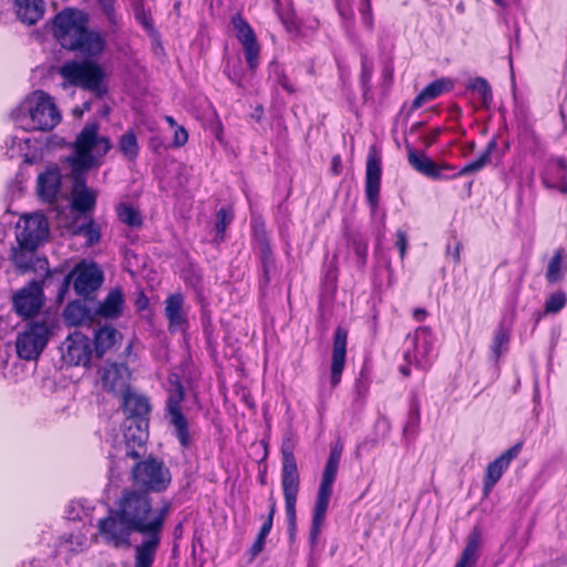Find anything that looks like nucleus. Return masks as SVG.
<instances>
[{"label":"nucleus","instance_id":"obj_1","mask_svg":"<svg viewBox=\"0 0 567 567\" xmlns=\"http://www.w3.org/2000/svg\"><path fill=\"white\" fill-rule=\"evenodd\" d=\"M169 509V503L155 507L148 493L127 487L96 527L104 544L116 549L131 547L133 534L142 535L134 547V567H152Z\"/></svg>","mask_w":567,"mask_h":567},{"label":"nucleus","instance_id":"obj_2","mask_svg":"<svg viewBox=\"0 0 567 567\" xmlns=\"http://www.w3.org/2000/svg\"><path fill=\"white\" fill-rule=\"evenodd\" d=\"M51 22L52 35L62 49L83 58H99L105 51V35L89 28V14L84 11L64 8Z\"/></svg>","mask_w":567,"mask_h":567},{"label":"nucleus","instance_id":"obj_3","mask_svg":"<svg viewBox=\"0 0 567 567\" xmlns=\"http://www.w3.org/2000/svg\"><path fill=\"white\" fill-rule=\"evenodd\" d=\"M496 140H491L482 154L475 159L462 168L456 169L455 166L449 163H436L429 156L419 153L412 146L408 145V162L409 164L420 174L431 179H450L457 178L460 176L473 174L483 169L489 162L492 153L496 150Z\"/></svg>","mask_w":567,"mask_h":567},{"label":"nucleus","instance_id":"obj_4","mask_svg":"<svg viewBox=\"0 0 567 567\" xmlns=\"http://www.w3.org/2000/svg\"><path fill=\"white\" fill-rule=\"evenodd\" d=\"M342 451V444H334L330 449L329 456L323 467L311 515L309 543L312 548L316 547L318 543L323 523L326 520L329 503L333 493V485L339 471Z\"/></svg>","mask_w":567,"mask_h":567},{"label":"nucleus","instance_id":"obj_5","mask_svg":"<svg viewBox=\"0 0 567 567\" xmlns=\"http://www.w3.org/2000/svg\"><path fill=\"white\" fill-rule=\"evenodd\" d=\"M93 59L84 58L82 61L69 60L61 65L59 74L64 81V87H81L102 100L109 93V87L105 83V72Z\"/></svg>","mask_w":567,"mask_h":567},{"label":"nucleus","instance_id":"obj_6","mask_svg":"<svg viewBox=\"0 0 567 567\" xmlns=\"http://www.w3.org/2000/svg\"><path fill=\"white\" fill-rule=\"evenodd\" d=\"M281 453V488L288 527L293 530L297 525V499L300 491V473L295 456V443L286 437L280 446Z\"/></svg>","mask_w":567,"mask_h":567},{"label":"nucleus","instance_id":"obj_7","mask_svg":"<svg viewBox=\"0 0 567 567\" xmlns=\"http://www.w3.org/2000/svg\"><path fill=\"white\" fill-rule=\"evenodd\" d=\"M104 281V274L94 261L81 260L59 280L56 300L62 302L72 284L75 293L84 300L94 298Z\"/></svg>","mask_w":567,"mask_h":567},{"label":"nucleus","instance_id":"obj_8","mask_svg":"<svg viewBox=\"0 0 567 567\" xmlns=\"http://www.w3.org/2000/svg\"><path fill=\"white\" fill-rule=\"evenodd\" d=\"M169 385L165 401L164 415L168 424L173 427L174 435L181 447L187 450L192 446L194 440L190 424L182 409V403L186 396L185 389L178 378L169 380Z\"/></svg>","mask_w":567,"mask_h":567},{"label":"nucleus","instance_id":"obj_9","mask_svg":"<svg viewBox=\"0 0 567 567\" xmlns=\"http://www.w3.org/2000/svg\"><path fill=\"white\" fill-rule=\"evenodd\" d=\"M132 480L140 486L142 492H163L171 483L169 470L162 460L148 456L145 460L138 458L131 471Z\"/></svg>","mask_w":567,"mask_h":567},{"label":"nucleus","instance_id":"obj_10","mask_svg":"<svg viewBox=\"0 0 567 567\" xmlns=\"http://www.w3.org/2000/svg\"><path fill=\"white\" fill-rule=\"evenodd\" d=\"M58 275H62V272L47 269L42 280H32L28 286L18 290L13 297L16 312L24 319L35 316L43 305V288L53 285Z\"/></svg>","mask_w":567,"mask_h":567},{"label":"nucleus","instance_id":"obj_11","mask_svg":"<svg viewBox=\"0 0 567 567\" xmlns=\"http://www.w3.org/2000/svg\"><path fill=\"white\" fill-rule=\"evenodd\" d=\"M29 131H52L61 122V113L58 110L52 96L39 90L29 102Z\"/></svg>","mask_w":567,"mask_h":567},{"label":"nucleus","instance_id":"obj_12","mask_svg":"<svg viewBox=\"0 0 567 567\" xmlns=\"http://www.w3.org/2000/svg\"><path fill=\"white\" fill-rule=\"evenodd\" d=\"M50 334L51 327L47 320L29 322L27 329L17 337L16 349L19 358L27 361L38 359L48 344Z\"/></svg>","mask_w":567,"mask_h":567},{"label":"nucleus","instance_id":"obj_13","mask_svg":"<svg viewBox=\"0 0 567 567\" xmlns=\"http://www.w3.org/2000/svg\"><path fill=\"white\" fill-rule=\"evenodd\" d=\"M66 365L89 368L93 355L91 339L80 331L70 333L60 347Z\"/></svg>","mask_w":567,"mask_h":567},{"label":"nucleus","instance_id":"obj_14","mask_svg":"<svg viewBox=\"0 0 567 567\" xmlns=\"http://www.w3.org/2000/svg\"><path fill=\"white\" fill-rule=\"evenodd\" d=\"M231 24L236 31V38L243 45L247 68L251 75H255L260 62V44L254 29L247 20L237 13L231 18Z\"/></svg>","mask_w":567,"mask_h":567},{"label":"nucleus","instance_id":"obj_15","mask_svg":"<svg viewBox=\"0 0 567 567\" xmlns=\"http://www.w3.org/2000/svg\"><path fill=\"white\" fill-rule=\"evenodd\" d=\"M382 178V156L371 147L367 157L365 177H364V195L368 206L375 212L380 204Z\"/></svg>","mask_w":567,"mask_h":567},{"label":"nucleus","instance_id":"obj_16","mask_svg":"<svg viewBox=\"0 0 567 567\" xmlns=\"http://www.w3.org/2000/svg\"><path fill=\"white\" fill-rule=\"evenodd\" d=\"M150 422L123 421V442L125 456L138 460L146 453Z\"/></svg>","mask_w":567,"mask_h":567},{"label":"nucleus","instance_id":"obj_17","mask_svg":"<svg viewBox=\"0 0 567 567\" xmlns=\"http://www.w3.org/2000/svg\"><path fill=\"white\" fill-rule=\"evenodd\" d=\"M524 441L516 442L513 446L504 451L494 461L487 464L483 477V495L487 497L504 473L509 468L511 463L522 452Z\"/></svg>","mask_w":567,"mask_h":567},{"label":"nucleus","instance_id":"obj_18","mask_svg":"<svg viewBox=\"0 0 567 567\" xmlns=\"http://www.w3.org/2000/svg\"><path fill=\"white\" fill-rule=\"evenodd\" d=\"M131 371L125 363L106 362L101 370V384L104 391L122 396L130 385Z\"/></svg>","mask_w":567,"mask_h":567},{"label":"nucleus","instance_id":"obj_19","mask_svg":"<svg viewBox=\"0 0 567 567\" xmlns=\"http://www.w3.org/2000/svg\"><path fill=\"white\" fill-rule=\"evenodd\" d=\"M251 238L257 244L259 258L262 265L265 284L270 281V269L275 264L274 250L266 224L261 218L251 219Z\"/></svg>","mask_w":567,"mask_h":567},{"label":"nucleus","instance_id":"obj_20","mask_svg":"<svg viewBox=\"0 0 567 567\" xmlns=\"http://www.w3.org/2000/svg\"><path fill=\"white\" fill-rule=\"evenodd\" d=\"M348 344V330L341 326L337 327L333 333L332 355L330 364V385L332 389L341 383L342 373L346 368Z\"/></svg>","mask_w":567,"mask_h":567},{"label":"nucleus","instance_id":"obj_21","mask_svg":"<svg viewBox=\"0 0 567 567\" xmlns=\"http://www.w3.org/2000/svg\"><path fill=\"white\" fill-rule=\"evenodd\" d=\"M48 233L47 223L40 217H28L23 226L18 227L16 238L22 249L35 251Z\"/></svg>","mask_w":567,"mask_h":567},{"label":"nucleus","instance_id":"obj_22","mask_svg":"<svg viewBox=\"0 0 567 567\" xmlns=\"http://www.w3.org/2000/svg\"><path fill=\"white\" fill-rule=\"evenodd\" d=\"M540 178L545 188L556 189L563 195H567V158L564 156L549 157Z\"/></svg>","mask_w":567,"mask_h":567},{"label":"nucleus","instance_id":"obj_23","mask_svg":"<svg viewBox=\"0 0 567 567\" xmlns=\"http://www.w3.org/2000/svg\"><path fill=\"white\" fill-rule=\"evenodd\" d=\"M121 399L124 420L150 422L152 404L148 396L131 389Z\"/></svg>","mask_w":567,"mask_h":567},{"label":"nucleus","instance_id":"obj_24","mask_svg":"<svg viewBox=\"0 0 567 567\" xmlns=\"http://www.w3.org/2000/svg\"><path fill=\"white\" fill-rule=\"evenodd\" d=\"M184 303L185 299L181 292L168 295L164 301V313L168 323L167 329L171 333L185 332L189 327Z\"/></svg>","mask_w":567,"mask_h":567},{"label":"nucleus","instance_id":"obj_25","mask_svg":"<svg viewBox=\"0 0 567 567\" xmlns=\"http://www.w3.org/2000/svg\"><path fill=\"white\" fill-rule=\"evenodd\" d=\"M61 189V172L58 165L48 166L38 175L37 192L47 204H55Z\"/></svg>","mask_w":567,"mask_h":567},{"label":"nucleus","instance_id":"obj_26","mask_svg":"<svg viewBox=\"0 0 567 567\" xmlns=\"http://www.w3.org/2000/svg\"><path fill=\"white\" fill-rule=\"evenodd\" d=\"M125 309V297L121 287L110 289L105 298L100 301L94 309V317H100L105 320L120 319Z\"/></svg>","mask_w":567,"mask_h":567},{"label":"nucleus","instance_id":"obj_27","mask_svg":"<svg viewBox=\"0 0 567 567\" xmlns=\"http://www.w3.org/2000/svg\"><path fill=\"white\" fill-rule=\"evenodd\" d=\"M123 339V334L113 326L104 324L94 331L93 353L102 358L107 351L112 350Z\"/></svg>","mask_w":567,"mask_h":567},{"label":"nucleus","instance_id":"obj_28","mask_svg":"<svg viewBox=\"0 0 567 567\" xmlns=\"http://www.w3.org/2000/svg\"><path fill=\"white\" fill-rule=\"evenodd\" d=\"M45 10L43 0H13V11L19 21L34 25L42 19Z\"/></svg>","mask_w":567,"mask_h":567},{"label":"nucleus","instance_id":"obj_29","mask_svg":"<svg viewBox=\"0 0 567 567\" xmlns=\"http://www.w3.org/2000/svg\"><path fill=\"white\" fill-rule=\"evenodd\" d=\"M482 546V528L478 525H475L465 543V547L462 550V554L455 564L454 567H474L480 557V549Z\"/></svg>","mask_w":567,"mask_h":567},{"label":"nucleus","instance_id":"obj_30","mask_svg":"<svg viewBox=\"0 0 567 567\" xmlns=\"http://www.w3.org/2000/svg\"><path fill=\"white\" fill-rule=\"evenodd\" d=\"M453 86L452 80L447 78H441L432 81L414 97L410 112H414L426 102L433 101L443 93L452 91Z\"/></svg>","mask_w":567,"mask_h":567},{"label":"nucleus","instance_id":"obj_31","mask_svg":"<svg viewBox=\"0 0 567 567\" xmlns=\"http://www.w3.org/2000/svg\"><path fill=\"white\" fill-rule=\"evenodd\" d=\"M96 205L95 194L86 188L85 181L76 178L72 190L71 207L81 214L90 213Z\"/></svg>","mask_w":567,"mask_h":567},{"label":"nucleus","instance_id":"obj_32","mask_svg":"<svg viewBox=\"0 0 567 567\" xmlns=\"http://www.w3.org/2000/svg\"><path fill=\"white\" fill-rule=\"evenodd\" d=\"M94 312L81 300H73L63 310L64 322L70 327H80L92 321Z\"/></svg>","mask_w":567,"mask_h":567},{"label":"nucleus","instance_id":"obj_33","mask_svg":"<svg viewBox=\"0 0 567 567\" xmlns=\"http://www.w3.org/2000/svg\"><path fill=\"white\" fill-rule=\"evenodd\" d=\"M412 353L419 354L421 361L427 367V355L433 349V332L429 326H420L412 336Z\"/></svg>","mask_w":567,"mask_h":567},{"label":"nucleus","instance_id":"obj_34","mask_svg":"<svg viewBox=\"0 0 567 567\" xmlns=\"http://www.w3.org/2000/svg\"><path fill=\"white\" fill-rule=\"evenodd\" d=\"M421 424V402L419 393L415 390H411L409 393V411L406 421L403 427V434L405 436L414 437L420 430Z\"/></svg>","mask_w":567,"mask_h":567},{"label":"nucleus","instance_id":"obj_35","mask_svg":"<svg viewBox=\"0 0 567 567\" xmlns=\"http://www.w3.org/2000/svg\"><path fill=\"white\" fill-rule=\"evenodd\" d=\"M511 338V329L504 322H499L489 344V355L494 362H498L501 357L508 352Z\"/></svg>","mask_w":567,"mask_h":567},{"label":"nucleus","instance_id":"obj_36","mask_svg":"<svg viewBox=\"0 0 567 567\" xmlns=\"http://www.w3.org/2000/svg\"><path fill=\"white\" fill-rule=\"evenodd\" d=\"M117 147L122 156L130 163H135L140 155V146L136 133L133 128H128L117 140Z\"/></svg>","mask_w":567,"mask_h":567},{"label":"nucleus","instance_id":"obj_37","mask_svg":"<svg viewBox=\"0 0 567 567\" xmlns=\"http://www.w3.org/2000/svg\"><path fill=\"white\" fill-rule=\"evenodd\" d=\"M565 249H556L551 256L545 272L546 282L549 286L560 282L565 277L566 267L563 265Z\"/></svg>","mask_w":567,"mask_h":567},{"label":"nucleus","instance_id":"obj_38","mask_svg":"<svg viewBox=\"0 0 567 567\" xmlns=\"http://www.w3.org/2000/svg\"><path fill=\"white\" fill-rule=\"evenodd\" d=\"M72 234L74 236L84 237L85 244L89 247H92L100 243L102 236L101 226L92 216L86 218L84 223L75 225L72 230Z\"/></svg>","mask_w":567,"mask_h":567},{"label":"nucleus","instance_id":"obj_39","mask_svg":"<svg viewBox=\"0 0 567 567\" xmlns=\"http://www.w3.org/2000/svg\"><path fill=\"white\" fill-rule=\"evenodd\" d=\"M99 137V124L87 123L78 134L74 142V151L91 152L96 145Z\"/></svg>","mask_w":567,"mask_h":567},{"label":"nucleus","instance_id":"obj_40","mask_svg":"<svg viewBox=\"0 0 567 567\" xmlns=\"http://www.w3.org/2000/svg\"><path fill=\"white\" fill-rule=\"evenodd\" d=\"M235 218L234 209L230 206H223L216 213L215 230L216 236L214 241L218 245L225 240L226 229Z\"/></svg>","mask_w":567,"mask_h":567},{"label":"nucleus","instance_id":"obj_41","mask_svg":"<svg viewBox=\"0 0 567 567\" xmlns=\"http://www.w3.org/2000/svg\"><path fill=\"white\" fill-rule=\"evenodd\" d=\"M467 90L477 95L484 109H489L493 102V92L489 83L482 76H476L467 84Z\"/></svg>","mask_w":567,"mask_h":567},{"label":"nucleus","instance_id":"obj_42","mask_svg":"<svg viewBox=\"0 0 567 567\" xmlns=\"http://www.w3.org/2000/svg\"><path fill=\"white\" fill-rule=\"evenodd\" d=\"M224 74L237 87L241 90L246 89V71L239 60L234 62L227 61L224 68Z\"/></svg>","mask_w":567,"mask_h":567},{"label":"nucleus","instance_id":"obj_43","mask_svg":"<svg viewBox=\"0 0 567 567\" xmlns=\"http://www.w3.org/2000/svg\"><path fill=\"white\" fill-rule=\"evenodd\" d=\"M374 71L373 61L365 52L360 54V75L359 82L362 89V94L365 96L371 91V80Z\"/></svg>","mask_w":567,"mask_h":567},{"label":"nucleus","instance_id":"obj_44","mask_svg":"<svg viewBox=\"0 0 567 567\" xmlns=\"http://www.w3.org/2000/svg\"><path fill=\"white\" fill-rule=\"evenodd\" d=\"M116 215L123 224L131 228H140L143 224V218L140 212L132 205L121 203L116 207Z\"/></svg>","mask_w":567,"mask_h":567},{"label":"nucleus","instance_id":"obj_45","mask_svg":"<svg viewBox=\"0 0 567 567\" xmlns=\"http://www.w3.org/2000/svg\"><path fill=\"white\" fill-rule=\"evenodd\" d=\"M567 305V295L563 289L551 292L545 300L544 315H557Z\"/></svg>","mask_w":567,"mask_h":567},{"label":"nucleus","instance_id":"obj_46","mask_svg":"<svg viewBox=\"0 0 567 567\" xmlns=\"http://www.w3.org/2000/svg\"><path fill=\"white\" fill-rule=\"evenodd\" d=\"M182 279L187 287L195 291L203 288V274L202 270L194 264H189L182 270Z\"/></svg>","mask_w":567,"mask_h":567},{"label":"nucleus","instance_id":"obj_47","mask_svg":"<svg viewBox=\"0 0 567 567\" xmlns=\"http://www.w3.org/2000/svg\"><path fill=\"white\" fill-rule=\"evenodd\" d=\"M349 245L358 258L360 267H364L368 258V241L360 235H353L349 238Z\"/></svg>","mask_w":567,"mask_h":567},{"label":"nucleus","instance_id":"obj_48","mask_svg":"<svg viewBox=\"0 0 567 567\" xmlns=\"http://www.w3.org/2000/svg\"><path fill=\"white\" fill-rule=\"evenodd\" d=\"M275 4V11L277 12L282 24L291 30L297 27V18L292 6L284 9L281 0H272Z\"/></svg>","mask_w":567,"mask_h":567},{"label":"nucleus","instance_id":"obj_49","mask_svg":"<svg viewBox=\"0 0 567 567\" xmlns=\"http://www.w3.org/2000/svg\"><path fill=\"white\" fill-rule=\"evenodd\" d=\"M403 360L404 364H401L399 367V372L405 377L409 378L411 375V367L414 365L416 369H423L427 370L429 367L424 365V362L421 361V358H419V354L412 353L410 349H408L403 353Z\"/></svg>","mask_w":567,"mask_h":567},{"label":"nucleus","instance_id":"obj_50","mask_svg":"<svg viewBox=\"0 0 567 567\" xmlns=\"http://www.w3.org/2000/svg\"><path fill=\"white\" fill-rule=\"evenodd\" d=\"M271 73L276 80V83L279 84L282 87V90H285L289 95L296 94L297 89L289 80L285 69L276 62H271Z\"/></svg>","mask_w":567,"mask_h":567},{"label":"nucleus","instance_id":"obj_51","mask_svg":"<svg viewBox=\"0 0 567 567\" xmlns=\"http://www.w3.org/2000/svg\"><path fill=\"white\" fill-rule=\"evenodd\" d=\"M33 255L34 251H29L19 247V249L13 250L12 261L17 268L25 272L33 269Z\"/></svg>","mask_w":567,"mask_h":567},{"label":"nucleus","instance_id":"obj_52","mask_svg":"<svg viewBox=\"0 0 567 567\" xmlns=\"http://www.w3.org/2000/svg\"><path fill=\"white\" fill-rule=\"evenodd\" d=\"M94 156L91 152L74 151L72 166L74 171H89L94 166Z\"/></svg>","mask_w":567,"mask_h":567},{"label":"nucleus","instance_id":"obj_53","mask_svg":"<svg viewBox=\"0 0 567 567\" xmlns=\"http://www.w3.org/2000/svg\"><path fill=\"white\" fill-rule=\"evenodd\" d=\"M334 7L344 23H353L354 12L352 10V0H334Z\"/></svg>","mask_w":567,"mask_h":567},{"label":"nucleus","instance_id":"obj_54","mask_svg":"<svg viewBox=\"0 0 567 567\" xmlns=\"http://www.w3.org/2000/svg\"><path fill=\"white\" fill-rule=\"evenodd\" d=\"M359 13L361 16L362 24L369 31H372L373 28H374V17H373V11H372V1L371 0H360Z\"/></svg>","mask_w":567,"mask_h":567},{"label":"nucleus","instance_id":"obj_55","mask_svg":"<svg viewBox=\"0 0 567 567\" xmlns=\"http://www.w3.org/2000/svg\"><path fill=\"white\" fill-rule=\"evenodd\" d=\"M370 383V380L368 378H364L362 374L354 382L355 398L362 404L365 403L367 396L369 394Z\"/></svg>","mask_w":567,"mask_h":567},{"label":"nucleus","instance_id":"obj_56","mask_svg":"<svg viewBox=\"0 0 567 567\" xmlns=\"http://www.w3.org/2000/svg\"><path fill=\"white\" fill-rule=\"evenodd\" d=\"M462 248V243L457 239L455 235H453L452 240L446 244L445 252L447 256L452 258L454 265H458L461 262Z\"/></svg>","mask_w":567,"mask_h":567},{"label":"nucleus","instance_id":"obj_57","mask_svg":"<svg viewBox=\"0 0 567 567\" xmlns=\"http://www.w3.org/2000/svg\"><path fill=\"white\" fill-rule=\"evenodd\" d=\"M111 25L117 24L115 0H96Z\"/></svg>","mask_w":567,"mask_h":567},{"label":"nucleus","instance_id":"obj_58","mask_svg":"<svg viewBox=\"0 0 567 567\" xmlns=\"http://www.w3.org/2000/svg\"><path fill=\"white\" fill-rule=\"evenodd\" d=\"M267 535H262L261 533H258L255 542L248 549L249 555V561H254L256 557L265 549Z\"/></svg>","mask_w":567,"mask_h":567},{"label":"nucleus","instance_id":"obj_59","mask_svg":"<svg viewBox=\"0 0 567 567\" xmlns=\"http://www.w3.org/2000/svg\"><path fill=\"white\" fill-rule=\"evenodd\" d=\"M395 246L399 249L400 259L403 261L406 255L409 240L406 233L402 229H398L395 231Z\"/></svg>","mask_w":567,"mask_h":567},{"label":"nucleus","instance_id":"obj_60","mask_svg":"<svg viewBox=\"0 0 567 567\" xmlns=\"http://www.w3.org/2000/svg\"><path fill=\"white\" fill-rule=\"evenodd\" d=\"M135 17L145 30L150 32L154 30V22L150 11H146L142 8L141 10L136 11Z\"/></svg>","mask_w":567,"mask_h":567},{"label":"nucleus","instance_id":"obj_61","mask_svg":"<svg viewBox=\"0 0 567 567\" xmlns=\"http://www.w3.org/2000/svg\"><path fill=\"white\" fill-rule=\"evenodd\" d=\"M442 133H443V128H441V127H434L429 133H426L422 137V143H423L424 147L429 148L432 145H434L439 141Z\"/></svg>","mask_w":567,"mask_h":567},{"label":"nucleus","instance_id":"obj_62","mask_svg":"<svg viewBox=\"0 0 567 567\" xmlns=\"http://www.w3.org/2000/svg\"><path fill=\"white\" fill-rule=\"evenodd\" d=\"M188 141V133L184 126L175 127L173 144L175 147L184 146Z\"/></svg>","mask_w":567,"mask_h":567},{"label":"nucleus","instance_id":"obj_63","mask_svg":"<svg viewBox=\"0 0 567 567\" xmlns=\"http://www.w3.org/2000/svg\"><path fill=\"white\" fill-rule=\"evenodd\" d=\"M94 148L96 150V153L99 155H101V156L106 155L112 148L111 140L106 136L99 135L96 145L94 146Z\"/></svg>","mask_w":567,"mask_h":567},{"label":"nucleus","instance_id":"obj_64","mask_svg":"<svg viewBox=\"0 0 567 567\" xmlns=\"http://www.w3.org/2000/svg\"><path fill=\"white\" fill-rule=\"evenodd\" d=\"M150 300L146 293L143 290H140L136 293L135 300H134V307L137 312H142L146 309H148Z\"/></svg>","mask_w":567,"mask_h":567}]
</instances>
